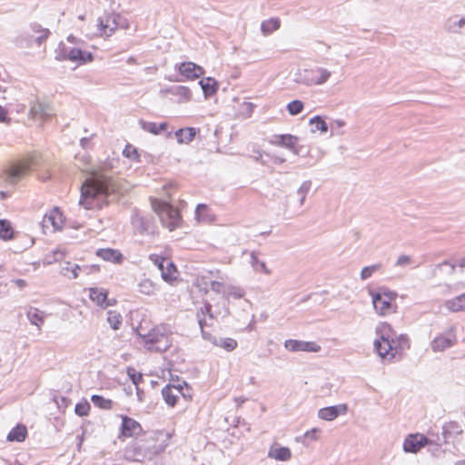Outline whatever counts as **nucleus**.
Masks as SVG:
<instances>
[{"instance_id":"obj_56","label":"nucleus","mask_w":465,"mask_h":465,"mask_svg":"<svg viewBox=\"0 0 465 465\" xmlns=\"http://www.w3.org/2000/svg\"><path fill=\"white\" fill-rule=\"evenodd\" d=\"M411 262V258L409 256V255H401L399 256V258L397 259L396 262H395V265L396 266H406L408 264H410Z\"/></svg>"},{"instance_id":"obj_21","label":"nucleus","mask_w":465,"mask_h":465,"mask_svg":"<svg viewBox=\"0 0 465 465\" xmlns=\"http://www.w3.org/2000/svg\"><path fill=\"white\" fill-rule=\"evenodd\" d=\"M108 292L104 289L91 288L89 297L98 306L107 308L112 305L110 301L107 299Z\"/></svg>"},{"instance_id":"obj_16","label":"nucleus","mask_w":465,"mask_h":465,"mask_svg":"<svg viewBox=\"0 0 465 465\" xmlns=\"http://www.w3.org/2000/svg\"><path fill=\"white\" fill-rule=\"evenodd\" d=\"M142 431V427L135 420L123 416L121 424V433L124 437H133Z\"/></svg>"},{"instance_id":"obj_39","label":"nucleus","mask_w":465,"mask_h":465,"mask_svg":"<svg viewBox=\"0 0 465 465\" xmlns=\"http://www.w3.org/2000/svg\"><path fill=\"white\" fill-rule=\"evenodd\" d=\"M26 316H27V319L29 320V322L34 325H36L39 327L41 324L44 323L43 312H41L35 308H31L27 312Z\"/></svg>"},{"instance_id":"obj_1","label":"nucleus","mask_w":465,"mask_h":465,"mask_svg":"<svg viewBox=\"0 0 465 465\" xmlns=\"http://www.w3.org/2000/svg\"><path fill=\"white\" fill-rule=\"evenodd\" d=\"M126 189L112 177L101 173H93L81 185L79 204L85 209H101L115 201Z\"/></svg>"},{"instance_id":"obj_6","label":"nucleus","mask_w":465,"mask_h":465,"mask_svg":"<svg viewBox=\"0 0 465 465\" xmlns=\"http://www.w3.org/2000/svg\"><path fill=\"white\" fill-rule=\"evenodd\" d=\"M58 60H69L72 62H77L80 64L94 60V54L90 52L84 51L80 48L68 49L64 45H60L59 53L56 56Z\"/></svg>"},{"instance_id":"obj_14","label":"nucleus","mask_w":465,"mask_h":465,"mask_svg":"<svg viewBox=\"0 0 465 465\" xmlns=\"http://www.w3.org/2000/svg\"><path fill=\"white\" fill-rule=\"evenodd\" d=\"M133 225L139 233H153L154 226L153 220L150 216L135 215L133 218Z\"/></svg>"},{"instance_id":"obj_9","label":"nucleus","mask_w":465,"mask_h":465,"mask_svg":"<svg viewBox=\"0 0 465 465\" xmlns=\"http://www.w3.org/2000/svg\"><path fill=\"white\" fill-rule=\"evenodd\" d=\"M123 21V16L119 14H111L108 15L105 20L100 18L99 19V30L101 35H104L105 36H110L118 25H121Z\"/></svg>"},{"instance_id":"obj_49","label":"nucleus","mask_w":465,"mask_h":465,"mask_svg":"<svg viewBox=\"0 0 465 465\" xmlns=\"http://www.w3.org/2000/svg\"><path fill=\"white\" fill-rule=\"evenodd\" d=\"M165 264L166 268H163L162 272V277L164 281H171L175 278L173 274L176 272V268L173 262H170L169 260H167Z\"/></svg>"},{"instance_id":"obj_60","label":"nucleus","mask_w":465,"mask_h":465,"mask_svg":"<svg viewBox=\"0 0 465 465\" xmlns=\"http://www.w3.org/2000/svg\"><path fill=\"white\" fill-rule=\"evenodd\" d=\"M223 284L217 281H211L210 282V289L216 293H220L222 292Z\"/></svg>"},{"instance_id":"obj_26","label":"nucleus","mask_w":465,"mask_h":465,"mask_svg":"<svg viewBox=\"0 0 465 465\" xmlns=\"http://www.w3.org/2000/svg\"><path fill=\"white\" fill-rule=\"evenodd\" d=\"M276 141L272 142L273 144L278 146L285 147L294 151V146L297 143L299 138L292 134H279L275 135Z\"/></svg>"},{"instance_id":"obj_38","label":"nucleus","mask_w":465,"mask_h":465,"mask_svg":"<svg viewBox=\"0 0 465 465\" xmlns=\"http://www.w3.org/2000/svg\"><path fill=\"white\" fill-rule=\"evenodd\" d=\"M91 401L94 406L103 409V410H111L113 408L114 402L110 399H105L101 395H93L91 397Z\"/></svg>"},{"instance_id":"obj_46","label":"nucleus","mask_w":465,"mask_h":465,"mask_svg":"<svg viewBox=\"0 0 465 465\" xmlns=\"http://www.w3.org/2000/svg\"><path fill=\"white\" fill-rule=\"evenodd\" d=\"M312 187V182L311 181H305L302 183V184L298 188L296 193L300 196L299 203L300 206L303 205L306 196Z\"/></svg>"},{"instance_id":"obj_15","label":"nucleus","mask_w":465,"mask_h":465,"mask_svg":"<svg viewBox=\"0 0 465 465\" xmlns=\"http://www.w3.org/2000/svg\"><path fill=\"white\" fill-rule=\"evenodd\" d=\"M458 267L457 262H450L443 261L442 262L435 264L431 269V277H449L455 273Z\"/></svg>"},{"instance_id":"obj_34","label":"nucleus","mask_w":465,"mask_h":465,"mask_svg":"<svg viewBox=\"0 0 465 465\" xmlns=\"http://www.w3.org/2000/svg\"><path fill=\"white\" fill-rule=\"evenodd\" d=\"M30 29L34 33L40 34L35 38V42L37 43L38 45H40L44 41H45L48 38L49 35H50L49 29L43 28L42 25L40 24L36 23V22H34V23L30 24Z\"/></svg>"},{"instance_id":"obj_37","label":"nucleus","mask_w":465,"mask_h":465,"mask_svg":"<svg viewBox=\"0 0 465 465\" xmlns=\"http://www.w3.org/2000/svg\"><path fill=\"white\" fill-rule=\"evenodd\" d=\"M170 346L171 341L169 336L165 334L164 336H161V339L155 344L148 346L147 349L157 352H164L170 348Z\"/></svg>"},{"instance_id":"obj_28","label":"nucleus","mask_w":465,"mask_h":465,"mask_svg":"<svg viewBox=\"0 0 465 465\" xmlns=\"http://www.w3.org/2000/svg\"><path fill=\"white\" fill-rule=\"evenodd\" d=\"M44 223H50L54 230H58L62 227L64 223L63 214L59 212L57 208H54L50 212L49 214H45L44 217Z\"/></svg>"},{"instance_id":"obj_50","label":"nucleus","mask_w":465,"mask_h":465,"mask_svg":"<svg viewBox=\"0 0 465 465\" xmlns=\"http://www.w3.org/2000/svg\"><path fill=\"white\" fill-rule=\"evenodd\" d=\"M126 373L135 386H138V384L143 381V374L141 372H137L133 367H128Z\"/></svg>"},{"instance_id":"obj_54","label":"nucleus","mask_w":465,"mask_h":465,"mask_svg":"<svg viewBox=\"0 0 465 465\" xmlns=\"http://www.w3.org/2000/svg\"><path fill=\"white\" fill-rule=\"evenodd\" d=\"M150 260L155 264L157 265V267L159 268V270L161 271V272H163V268H164V264L166 263L167 262V259L162 257V256H159V255H155V254H152L150 255Z\"/></svg>"},{"instance_id":"obj_53","label":"nucleus","mask_w":465,"mask_h":465,"mask_svg":"<svg viewBox=\"0 0 465 465\" xmlns=\"http://www.w3.org/2000/svg\"><path fill=\"white\" fill-rule=\"evenodd\" d=\"M140 124L143 130L145 132L151 133L153 134H158L157 124L141 120Z\"/></svg>"},{"instance_id":"obj_30","label":"nucleus","mask_w":465,"mask_h":465,"mask_svg":"<svg viewBox=\"0 0 465 465\" xmlns=\"http://www.w3.org/2000/svg\"><path fill=\"white\" fill-rule=\"evenodd\" d=\"M199 84L201 85L205 97L213 95L218 90V83L212 77H206L200 80Z\"/></svg>"},{"instance_id":"obj_61","label":"nucleus","mask_w":465,"mask_h":465,"mask_svg":"<svg viewBox=\"0 0 465 465\" xmlns=\"http://www.w3.org/2000/svg\"><path fill=\"white\" fill-rule=\"evenodd\" d=\"M230 295L235 299H241L244 295V291L241 288H232L230 292Z\"/></svg>"},{"instance_id":"obj_35","label":"nucleus","mask_w":465,"mask_h":465,"mask_svg":"<svg viewBox=\"0 0 465 465\" xmlns=\"http://www.w3.org/2000/svg\"><path fill=\"white\" fill-rule=\"evenodd\" d=\"M212 342L216 346L223 348L227 351H232L237 347V341L232 338H213Z\"/></svg>"},{"instance_id":"obj_62","label":"nucleus","mask_w":465,"mask_h":465,"mask_svg":"<svg viewBox=\"0 0 465 465\" xmlns=\"http://www.w3.org/2000/svg\"><path fill=\"white\" fill-rule=\"evenodd\" d=\"M64 252H62L61 250H55L52 253V260L48 261V262L51 263L52 262H57L61 260L64 257Z\"/></svg>"},{"instance_id":"obj_17","label":"nucleus","mask_w":465,"mask_h":465,"mask_svg":"<svg viewBox=\"0 0 465 465\" xmlns=\"http://www.w3.org/2000/svg\"><path fill=\"white\" fill-rule=\"evenodd\" d=\"M179 394L185 396L184 393L183 392L182 385L174 386L167 384L162 390V395L163 397L164 401L169 406L172 407H173L176 404Z\"/></svg>"},{"instance_id":"obj_31","label":"nucleus","mask_w":465,"mask_h":465,"mask_svg":"<svg viewBox=\"0 0 465 465\" xmlns=\"http://www.w3.org/2000/svg\"><path fill=\"white\" fill-rule=\"evenodd\" d=\"M465 27V17L460 18V20H455L454 18L448 19L444 24V29L452 34H461L462 28Z\"/></svg>"},{"instance_id":"obj_19","label":"nucleus","mask_w":465,"mask_h":465,"mask_svg":"<svg viewBox=\"0 0 465 465\" xmlns=\"http://www.w3.org/2000/svg\"><path fill=\"white\" fill-rule=\"evenodd\" d=\"M455 335L449 336L439 335L431 341V349L433 351H443L447 348L451 347L455 343Z\"/></svg>"},{"instance_id":"obj_4","label":"nucleus","mask_w":465,"mask_h":465,"mask_svg":"<svg viewBox=\"0 0 465 465\" xmlns=\"http://www.w3.org/2000/svg\"><path fill=\"white\" fill-rule=\"evenodd\" d=\"M152 207L164 227H167L170 231L178 227L181 214L177 208L167 202L156 199L152 201Z\"/></svg>"},{"instance_id":"obj_22","label":"nucleus","mask_w":465,"mask_h":465,"mask_svg":"<svg viewBox=\"0 0 465 465\" xmlns=\"http://www.w3.org/2000/svg\"><path fill=\"white\" fill-rule=\"evenodd\" d=\"M313 74V68L298 70L295 74L294 82L306 86H312L315 84Z\"/></svg>"},{"instance_id":"obj_11","label":"nucleus","mask_w":465,"mask_h":465,"mask_svg":"<svg viewBox=\"0 0 465 465\" xmlns=\"http://www.w3.org/2000/svg\"><path fill=\"white\" fill-rule=\"evenodd\" d=\"M176 67L186 79H196L204 74V69L193 62H183L177 64Z\"/></svg>"},{"instance_id":"obj_32","label":"nucleus","mask_w":465,"mask_h":465,"mask_svg":"<svg viewBox=\"0 0 465 465\" xmlns=\"http://www.w3.org/2000/svg\"><path fill=\"white\" fill-rule=\"evenodd\" d=\"M83 268H81L79 265L72 263L70 262H66L61 267V273L69 279H75L78 277L79 272H81Z\"/></svg>"},{"instance_id":"obj_51","label":"nucleus","mask_w":465,"mask_h":465,"mask_svg":"<svg viewBox=\"0 0 465 465\" xmlns=\"http://www.w3.org/2000/svg\"><path fill=\"white\" fill-rule=\"evenodd\" d=\"M91 406L87 401L78 402L75 405L74 411L78 416H87L90 411Z\"/></svg>"},{"instance_id":"obj_43","label":"nucleus","mask_w":465,"mask_h":465,"mask_svg":"<svg viewBox=\"0 0 465 465\" xmlns=\"http://www.w3.org/2000/svg\"><path fill=\"white\" fill-rule=\"evenodd\" d=\"M280 27V20L277 18H271L270 20L262 23V31L264 34H270Z\"/></svg>"},{"instance_id":"obj_57","label":"nucleus","mask_w":465,"mask_h":465,"mask_svg":"<svg viewBox=\"0 0 465 465\" xmlns=\"http://www.w3.org/2000/svg\"><path fill=\"white\" fill-rule=\"evenodd\" d=\"M201 316L205 317L207 314L210 319L213 318V314L212 312V305L209 302H206L203 308L198 312Z\"/></svg>"},{"instance_id":"obj_55","label":"nucleus","mask_w":465,"mask_h":465,"mask_svg":"<svg viewBox=\"0 0 465 465\" xmlns=\"http://www.w3.org/2000/svg\"><path fill=\"white\" fill-rule=\"evenodd\" d=\"M197 319H198V324L201 328V332H202L203 339L211 340V334L205 332V331L203 330V327L207 324L205 318L201 316L200 312H197Z\"/></svg>"},{"instance_id":"obj_24","label":"nucleus","mask_w":465,"mask_h":465,"mask_svg":"<svg viewBox=\"0 0 465 465\" xmlns=\"http://www.w3.org/2000/svg\"><path fill=\"white\" fill-rule=\"evenodd\" d=\"M268 457L276 460L286 461L292 457V451L287 447L272 446L268 452Z\"/></svg>"},{"instance_id":"obj_10","label":"nucleus","mask_w":465,"mask_h":465,"mask_svg":"<svg viewBox=\"0 0 465 465\" xmlns=\"http://www.w3.org/2000/svg\"><path fill=\"white\" fill-rule=\"evenodd\" d=\"M30 114L35 119L47 120L54 114V110L51 104L36 101L31 105Z\"/></svg>"},{"instance_id":"obj_12","label":"nucleus","mask_w":465,"mask_h":465,"mask_svg":"<svg viewBox=\"0 0 465 465\" xmlns=\"http://www.w3.org/2000/svg\"><path fill=\"white\" fill-rule=\"evenodd\" d=\"M348 411V407L346 404H338L329 407H324L319 410L318 417L324 420H333L339 415L345 414Z\"/></svg>"},{"instance_id":"obj_3","label":"nucleus","mask_w":465,"mask_h":465,"mask_svg":"<svg viewBox=\"0 0 465 465\" xmlns=\"http://www.w3.org/2000/svg\"><path fill=\"white\" fill-rule=\"evenodd\" d=\"M38 154H33L25 160L13 163L5 170V181L11 185L16 184L22 178L29 173L32 168L38 165Z\"/></svg>"},{"instance_id":"obj_45","label":"nucleus","mask_w":465,"mask_h":465,"mask_svg":"<svg viewBox=\"0 0 465 465\" xmlns=\"http://www.w3.org/2000/svg\"><path fill=\"white\" fill-rule=\"evenodd\" d=\"M310 124L314 125L312 132L320 130L322 133H326L328 131L327 123L319 115L311 118Z\"/></svg>"},{"instance_id":"obj_7","label":"nucleus","mask_w":465,"mask_h":465,"mask_svg":"<svg viewBox=\"0 0 465 465\" xmlns=\"http://www.w3.org/2000/svg\"><path fill=\"white\" fill-rule=\"evenodd\" d=\"M430 443V440L420 433L408 435L403 442V450L409 453H417Z\"/></svg>"},{"instance_id":"obj_33","label":"nucleus","mask_w":465,"mask_h":465,"mask_svg":"<svg viewBox=\"0 0 465 465\" xmlns=\"http://www.w3.org/2000/svg\"><path fill=\"white\" fill-rule=\"evenodd\" d=\"M313 72H314L313 76H314V81H315L314 85H322V84H325L331 75V72L323 67H319V66L314 67Z\"/></svg>"},{"instance_id":"obj_36","label":"nucleus","mask_w":465,"mask_h":465,"mask_svg":"<svg viewBox=\"0 0 465 465\" xmlns=\"http://www.w3.org/2000/svg\"><path fill=\"white\" fill-rule=\"evenodd\" d=\"M14 229L8 220H0V238L7 241L14 237Z\"/></svg>"},{"instance_id":"obj_59","label":"nucleus","mask_w":465,"mask_h":465,"mask_svg":"<svg viewBox=\"0 0 465 465\" xmlns=\"http://www.w3.org/2000/svg\"><path fill=\"white\" fill-rule=\"evenodd\" d=\"M321 432V430L318 428H313L311 430H308L304 433L303 437L305 439H311L312 440H316L318 439L317 434Z\"/></svg>"},{"instance_id":"obj_42","label":"nucleus","mask_w":465,"mask_h":465,"mask_svg":"<svg viewBox=\"0 0 465 465\" xmlns=\"http://www.w3.org/2000/svg\"><path fill=\"white\" fill-rule=\"evenodd\" d=\"M107 322L114 330H118L122 324V316L116 311H108Z\"/></svg>"},{"instance_id":"obj_23","label":"nucleus","mask_w":465,"mask_h":465,"mask_svg":"<svg viewBox=\"0 0 465 465\" xmlns=\"http://www.w3.org/2000/svg\"><path fill=\"white\" fill-rule=\"evenodd\" d=\"M166 93L171 95L177 96L179 98L178 102H188L192 98L191 90L183 85H173L166 90Z\"/></svg>"},{"instance_id":"obj_63","label":"nucleus","mask_w":465,"mask_h":465,"mask_svg":"<svg viewBox=\"0 0 465 465\" xmlns=\"http://www.w3.org/2000/svg\"><path fill=\"white\" fill-rule=\"evenodd\" d=\"M9 121V118L7 117V110L0 105V122L1 123H7Z\"/></svg>"},{"instance_id":"obj_47","label":"nucleus","mask_w":465,"mask_h":465,"mask_svg":"<svg viewBox=\"0 0 465 465\" xmlns=\"http://www.w3.org/2000/svg\"><path fill=\"white\" fill-rule=\"evenodd\" d=\"M382 267L381 263H375L370 266L363 267L361 272V279L365 281L369 279L374 272H379Z\"/></svg>"},{"instance_id":"obj_18","label":"nucleus","mask_w":465,"mask_h":465,"mask_svg":"<svg viewBox=\"0 0 465 465\" xmlns=\"http://www.w3.org/2000/svg\"><path fill=\"white\" fill-rule=\"evenodd\" d=\"M96 255L104 261L111 262L115 264H120L124 261V255L120 251L111 248L98 249Z\"/></svg>"},{"instance_id":"obj_25","label":"nucleus","mask_w":465,"mask_h":465,"mask_svg":"<svg viewBox=\"0 0 465 465\" xmlns=\"http://www.w3.org/2000/svg\"><path fill=\"white\" fill-rule=\"evenodd\" d=\"M197 134V129L194 127L180 128L174 135L177 139L178 143H191Z\"/></svg>"},{"instance_id":"obj_58","label":"nucleus","mask_w":465,"mask_h":465,"mask_svg":"<svg viewBox=\"0 0 465 465\" xmlns=\"http://www.w3.org/2000/svg\"><path fill=\"white\" fill-rule=\"evenodd\" d=\"M464 285L461 284V283H457L455 284L453 287L450 284H445L443 286L444 290H443V293L444 294H450L453 291L457 292V291H460L461 288H463Z\"/></svg>"},{"instance_id":"obj_5","label":"nucleus","mask_w":465,"mask_h":465,"mask_svg":"<svg viewBox=\"0 0 465 465\" xmlns=\"http://www.w3.org/2000/svg\"><path fill=\"white\" fill-rule=\"evenodd\" d=\"M375 311L382 316L392 313L395 311L394 301L397 298L395 292L381 287L378 291L369 290Z\"/></svg>"},{"instance_id":"obj_27","label":"nucleus","mask_w":465,"mask_h":465,"mask_svg":"<svg viewBox=\"0 0 465 465\" xmlns=\"http://www.w3.org/2000/svg\"><path fill=\"white\" fill-rule=\"evenodd\" d=\"M445 307L452 312H465V292L446 301Z\"/></svg>"},{"instance_id":"obj_48","label":"nucleus","mask_w":465,"mask_h":465,"mask_svg":"<svg viewBox=\"0 0 465 465\" xmlns=\"http://www.w3.org/2000/svg\"><path fill=\"white\" fill-rule=\"evenodd\" d=\"M286 108L291 115H297L302 112L304 104L301 100H293L287 104Z\"/></svg>"},{"instance_id":"obj_20","label":"nucleus","mask_w":465,"mask_h":465,"mask_svg":"<svg viewBox=\"0 0 465 465\" xmlns=\"http://www.w3.org/2000/svg\"><path fill=\"white\" fill-rule=\"evenodd\" d=\"M165 334V329L163 327L154 328L145 334L138 331V335L143 340L146 347L155 344L161 339V336H164Z\"/></svg>"},{"instance_id":"obj_44","label":"nucleus","mask_w":465,"mask_h":465,"mask_svg":"<svg viewBox=\"0 0 465 465\" xmlns=\"http://www.w3.org/2000/svg\"><path fill=\"white\" fill-rule=\"evenodd\" d=\"M395 346H397V351H393L394 357L397 353L403 351L405 349L410 347L409 338L406 335H400L399 337L395 336Z\"/></svg>"},{"instance_id":"obj_52","label":"nucleus","mask_w":465,"mask_h":465,"mask_svg":"<svg viewBox=\"0 0 465 465\" xmlns=\"http://www.w3.org/2000/svg\"><path fill=\"white\" fill-rule=\"evenodd\" d=\"M125 157L139 162V154L137 149L131 144H127L123 151Z\"/></svg>"},{"instance_id":"obj_2","label":"nucleus","mask_w":465,"mask_h":465,"mask_svg":"<svg viewBox=\"0 0 465 465\" xmlns=\"http://www.w3.org/2000/svg\"><path fill=\"white\" fill-rule=\"evenodd\" d=\"M376 333L379 337L374 341V349L377 353L383 359L388 356L390 359H393V351H397V346L394 345L396 332L390 324L383 322L377 326Z\"/></svg>"},{"instance_id":"obj_41","label":"nucleus","mask_w":465,"mask_h":465,"mask_svg":"<svg viewBox=\"0 0 465 465\" xmlns=\"http://www.w3.org/2000/svg\"><path fill=\"white\" fill-rule=\"evenodd\" d=\"M251 264L256 270L270 274L271 271L266 267L264 262L260 261L255 252H251Z\"/></svg>"},{"instance_id":"obj_8","label":"nucleus","mask_w":465,"mask_h":465,"mask_svg":"<svg viewBox=\"0 0 465 465\" xmlns=\"http://www.w3.org/2000/svg\"><path fill=\"white\" fill-rule=\"evenodd\" d=\"M284 348L290 351H310L318 352L321 350V346L314 341H304L299 340H286L284 342Z\"/></svg>"},{"instance_id":"obj_13","label":"nucleus","mask_w":465,"mask_h":465,"mask_svg":"<svg viewBox=\"0 0 465 465\" xmlns=\"http://www.w3.org/2000/svg\"><path fill=\"white\" fill-rule=\"evenodd\" d=\"M124 457L130 461H142L147 458V450L142 444L135 442L125 449Z\"/></svg>"},{"instance_id":"obj_29","label":"nucleus","mask_w":465,"mask_h":465,"mask_svg":"<svg viewBox=\"0 0 465 465\" xmlns=\"http://www.w3.org/2000/svg\"><path fill=\"white\" fill-rule=\"evenodd\" d=\"M27 435V429L23 424H18L13 428L7 435L8 441L22 442L25 440Z\"/></svg>"},{"instance_id":"obj_40","label":"nucleus","mask_w":465,"mask_h":465,"mask_svg":"<svg viewBox=\"0 0 465 465\" xmlns=\"http://www.w3.org/2000/svg\"><path fill=\"white\" fill-rule=\"evenodd\" d=\"M155 291L154 283L150 279H143L138 283V292L145 295H153Z\"/></svg>"},{"instance_id":"obj_64","label":"nucleus","mask_w":465,"mask_h":465,"mask_svg":"<svg viewBox=\"0 0 465 465\" xmlns=\"http://www.w3.org/2000/svg\"><path fill=\"white\" fill-rule=\"evenodd\" d=\"M207 210V206L205 204H203V203H200L196 206V209H195V215L196 217H200L203 212H205Z\"/></svg>"}]
</instances>
